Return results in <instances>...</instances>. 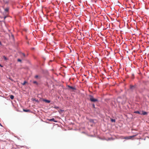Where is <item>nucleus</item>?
Wrapping results in <instances>:
<instances>
[{"instance_id": "7", "label": "nucleus", "mask_w": 149, "mask_h": 149, "mask_svg": "<svg viewBox=\"0 0 149 149\" xmlns=\"http://www.w3.org/2000/svg\"><path fill=\"white\" fill-rule=\"evenodd\" d=\"M5 10L6 12H8V11L9 10V8H6L5 9Z\"/></svg>"}, {"instance_id": "14", "label": "nucleus", "mask_w": 149, "mask_h": 149, "mask_svg": "<svg viewBox=\"0 0 149 149\" xmlns=\"http://www.w3.org/2000/svg\"><path fill=\"white\" fill-rule=\"evenodd\" d=\"M147 114V113L146 112H144L143 113V115H146Z\"/></svg>"}, {"instance_id": "5", "label": "nucleus", "mask_w": 149, "mask_h": 149, "mask_svg": "<svg viewBox=\"0 0 149 149\" xmlns=\"http://www.w3.org/2000/svg\"><path fill=\"white\" fill-rule=\"evenodd\" d=\"M10 98H11V99L13 100L14 98V96L13 95H11L10 96Z\"/></svg>"}, {"instance_id": "1", "label": "nucleus", "mask_w": 149, "mask_h": 149, "mask_svg": "<svg viewBox=\"0 0 149 149\" xmlns=\"http://www.w3.org/2000/svg\"><path fill=\"white\" fill-rule=\"evenodd\" d=\"M90 100L91 102H93L98 101V100L97 99L94 98L93 97L92 95L90 96Z\"/></svg>"}, {"instance_id": "18", "label": "nucleus", "mask_w": 149, "mask_h": 149, "mask_svg": "<svg viewBox=\"0 0 149 149\" xmlns=\"http://www.w3.org/2000/svg\"><path fill=\"white\" fill-rule=\"evenodd\" d=\"M38 77V75H36L35 76V77L36 78H37Z\"/></svg>"}, {"instance_id": "13", "label": "nucleus", "mask_w": 149, "mask_h": 149, "mask_svg": "<svg viewBox=\"0 0 149 149\" xmlns=\"http://www.w3.org/2000/svg\"><path fill=\"white\" fill-rule=\"evenodd\" d=\"M22 55L24 57H25V54H24L22 53Z\"/></svg>"}, {"instance_id": "8", "label": "nucleus", "mask_w": 149, "mask_h": 149, "mask_svg": "<svg viewBox=\"0 0 149 149\" xmlns=\"http://www.w3.org/2000/svg\"><path fill=\"white\" fill-rule=\"evenodd\" d=\"M27 83V82L26 81H25L23 83V84H22L23 85H24L25 84Z\"/></svg>"}, {"instance_id": "11", "label": "nucleus", "mask_w": 149, "mask_h": 149, "mask_svg": "<svg viewBox=\"0 0 149 149\" xmlns=\"http://www.w3.org/2000/svg\"><path fill=\"white\" fill-rule=\"evenodd\" d=\"M33 84H37V81H33Z\"/></svg>"}, {"instance_id": "12", "label": "nucleus", "mask_w": 149, "mask_h": 149, "mask_svg": "<svg viewBox=\"0 0 149 149\" xmlns=\"http://www.w3.org/2000/svg\"><path fill=\"white\" fill-rule=\"evenodd\" d=\"M21 61H21V59H17V61H18V62H21Z\"/></svg>"}, {"instance_id": "16", "label": "nucleus", "mask_w": 149, "mask_h": 149, "mask_svg": "<svg viewBox=\"0 0 149 149\" xmlns=\"http://www.w3.org/2000/svg\"><path fill=\"white\" fill-rule=\"evenodd\" d=\"M54 108H55V109H57L59 108V107H56H56H54Z\"/></svg>"}, {"instance_id": "15", "label": "nucleus", "mask_w": 149, "mask_h": 149, "mask_svg": "<svg viewBox=\"0 0 149 149\" xmlns=\"http://www.w3.org/2000/svg\"><path fill=\"white\" fill-rule=\"evenodd\" d=\"M135 113H140V112L139 111H137L136 112H135Z\"/></svg>"}, {"instance_id": "17", "label": "nucleus", "mask_w": 149, "mask_h": 149, "mask_svg": "<svg viewBox=\"0 0 149 149\" xmlns=\"http://www.w3.org/2000/svg\"><path fill=\"white\" fill-rule=\"evenodd\" d=\"M133 87H134V86H130V88H133Z\"/></svg>"}, {"instance_id": "3", "label": "nucleus", "mask_w": 149, "mask_h": 149, "mask_svg": "<svg viewBox=\"0 0 149 149\" xmlns=\"http://www.w3.org/2000/svg\"><path fill=\"white\" fill-rule=\"evenodd\" d=\"M48 120L49 121H53L54 122H57L54 118H52L51 119H48Z\"/></svg>"}, {"instance_id": "19", "label": "nucleus", "mask_w": 149, "mask_h": 149, "mask_svg": "<svg viewBox=\"0 0 149 149\" xmlns=\"http://www.w3.org/2000/svg\"><path fill=\"white\" fill-rule=\"evenodd\" d=\"M132 78H134V75L132 74Z\"/></svg>"}, {"instance_id": "21", "label": "nucleus", "mask_w": 149, "mask_h": 149, "mask_svg": "<svg viewBox=\"0 0 149 149\" xmlns=\"http://www.w3.org/2000/svg\"><path fill=\"white\" fill-rule=\"evenodd\" d=\"M6 16L5 17H4V19H5L6 18Z\"/></svg>"}, {"instance_id": "9", "label": "nucleus", "mask_w": 149, "mask_h": 149, "mask_svg": "<svg viewBox=\"0 0 149 149\" xmlns=\"http://www.w3.org/2000/svg\"><path fill=\"white\" fill-rule=\"evenodd\" d=\"M3 58L5 60H7V58H6V57L5 56H3Z\"/></svg>"}, {"instance_id": "10", "label": "nucleus", "mask_w": 149, "mask_h": 149, "mask_svg": "<svg viewBox=\"0 0 149 149\" xmlns=\"http://www.w3.org/2000/svg\"><path fill=\"white\" fill-rule=\"evenodd\" d=\"M111 121L112 122H115V119H111Z\"/></svg>"}, {"instance_id": "4", "label": "nucleus", "mask_w": 149, "mask_h": 149, "mask_svg": "<svg viewBox=\"0 0 149 149\" xmlns=\"http://www.w3.org/2000/svg\"><path fill=\"white\" fill-rule=\"evenodd\" d=\"M43 101L47 103H49L50 102V100H47L43 99Z\"/></svg>"}, {"instance_id": "22", "label": "nucleus", "mask_w": 149, "mask_h": 149, "mask_svg": "<svg viewBox=\"0 0 149 149\" xmlns=\"http://www.w3.org/2000/svg\"><path fill=\"white\" fill-rule=\"evenodd\" d=\"M1 42H0V45H1Z\"/></svg>"}, {"instance_id": "23", "label": "nucleus", "mask_w": 149, "mask_h": 149, "mask_svg": "<svg viewBox=\"0 0 149 149\" xmlns=\"http://www.w3.org/2000/svg\"><path fill=\"white\" fill-rule=\"evenodd\" d=\"M93 107H95V105H94V104H93Z\"/></svg>"}, {"instance_id": "20", "label": "nucleus", "mask_w": 149, "mask_h": 149, "mask_svg": "<svg viewBox=\"0 0 149 149\" xmlns=\"http://www.w3.org/2000/svg\"><path fill=\"white\" fill-rule=\"evenodd\" d=\"M0 66H1V67H3V66L2 65H1V64H0Z\"/></svg>"}, {"instance_id": "6", "label": "nucleus", "mask_w": 149, "mask_h": 149, "mask_svg": "<svg viewBox=\"0 0 149 149\" xmlns=\"http://www.w3.org/2000/svg\"><path fill=\"white\" fill-rule=\"evenodd\" d=\"M23 111L26 112L30 111V110L28 109H23Z\"/></svg>"}, {"instance_id": "2", "label": "nucleus", "mask_w": 149, "mask_h": 149, "mask_svg": "<svg viewBox=\"0 0 149 149\" xmlns=\"http://www.w3.org/2000/svg\"><path fill=\"white\" fill-rule=\"evenodd\" d=\"M68 86L69 88L70 89H72L73 91L76 90V88L74 87L70 86Z\"/></svg>"}]
</instances>
